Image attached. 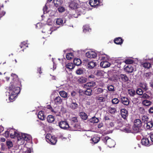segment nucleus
Instances as JSON below:
<instances>
[{
	"label": "nucleus",
	"instance_id": "49",
	"mask_svg": "<svg viewBox=\"0 0 153 153\" xmlns=\"http://www.w3.org/2000/svg\"><path fill=\"white\" fill-rule=\"evenodd\" d=\"M111 101L113 104H116L119 102L120 101L118 98H115L112 100Z\"/></svg>",
	"mask_w": 153,
	"mask_h": 153
},
{
	"label": "nucleus",
	"instance_id": "21",
	"mask_svg": "<svg viewBox=\"0 0 153 153\" xmlns=\"http://www.w3.org/2000/svg\"><path fill=\"white\" fill-rule=\"evenodd\" d=\"M96 99L100 103L103 102L105 101V98L102 96H99L97 97H96Z\"/></svg>",
	"mask_w": 153,
	"mask_h": 153
},
{
	"label": "nucleus",
	"instance_id": "42",
	"mask_svg": "<svg viewBox=\"0 0 153 153\" xmlns=\"http://www.w3.org/2000/svg\"><path fill=\"white\" fill-rule=\"evenodd\" d=\"M149 118L146 115H143L142 117V120L144 123L148 121Z\"/></svg>",
	"mask_w": 153,
	"mask_h": 153
},
{
	"label": "nucleus",
	"instance_id": "1",
	"mask_svg": "<svg viewBox=\"0 0 153 153\" xmlns=\"http://www.w3.org/2000/svg\"><path fill=\"white\" fill-rule=\"evenodd\" d=\"M12 80L9 87V100L12 102L17 96L20 91L19 86L21 82L19 80L18 76L15 74L12 73L11 74Z\"/></svg>",
	"mask_w": 153,
	"mask_h": 153
},
{
	"label": "nucleus",
	"instance_id": "56",
	"mask_svg": "<svg viewBox=\"0 0 153 153\" xmlns=\"http://www.w3.org/2000/svg\"><path fill=\"white\" fill-rule=\"evenodd\" d=\"M144 76L147 78H149L151 76L152 74L151 72H148L144 73Z\"/></svg>",
	"mask_w": 153,
	"mask_h": 153
},
{
	"label": "nucleus",
	"instance_id": "17",
	"mask_svg": "<svg viewBox=\"0 0 153 153\" xmlns=\"http://www.w3.org/2000/svg\"><path fill=\"white\" fill-rule=\"evenodd\" d=\"M87 63L86 64L87 65L88 67L90 69H92L94 68L96 65V63L93 61H90V62H87Z\"/></svg>",
	"mask_w": 153,
	"mask_h": 153
},
{
	"label": "nucleus",
	"instance_id": "38",
	"mask_svg": "<svg viewBox=\"0 0 153 153\" xmlns=\"http://www.w3.org/2000/svg\"><path fill=\"white\" fill-rule=\"evenodd\" d=\"M109 112L111 114H114L117 111L116 108L109 107L108 108Z\"/></svg>",
	"mask_w": 153,
	"mask_h": 153
},
{
	"label": "nucleus",
	"instance_id": "53",
	"mask_svg": "<svg viewBox=\"0 0 153 153\" xmlns=\"http://www.w3.org/2000/svg\"><path fill=\"white\" fill-rule=\"evenodd\" d=\"M59 7L58 8V10L59 13H62L65 11V8L62 6H59Z\"/></svg>",
	"mask_w": 153,
	"mask_h": 153
},
{
	"label": "nucleus",
	"instance_id": "12",
	"mask_svg": "<svg viewBox=\"0 0 153 153\" xmlns=\"http://www.w3.org/2000/svg\"><path fill=\"white\" fill-rule=\"evenodd\" d=\"M119 79H121L124 82H129V79L126 74H120L119 76Z\"/></svg>",
	"mask_w": 153,
	"mask_h": 153
},
{
	"label": "nucleus",
	"instance_id": "3",
	"mask_svg": "<svg viewBox=\"0 0 153 153\" xmlns=\"http://www.w3.org/2000/svg\"><path fill=\"white\" fill-rule=\"evenodd\" d=\"M102 140L106 145L111 148L114 147L115 144L114 141L108 136L103 138Z\"/></svg>",
	"mask_w": 153,
	"mask_h": 153
},
{
	"label": "nucleus",
	"instance_id": "39",
	"mask_svg": "<svg viewBox=\"0 0 153 153\" xmlns=\"http://www.w3.org/2000/svg\"><path fill=\"white\" fill-rule=\"evenodd\" d=\"M66 67L67 68L72 69L74 68L75 65L72 63H69L66 65Z\"/></svg>",
	"mask_w": 153,
	"mask_h": 153
},
{
	"label": "nucleus",
	"instance_id": "26",
	"mask_svg": "<svg viewBox=\"0 0 153 153\" xmlns=\"http://www.w3.org/2000/svg\"><path fill=\"white\" fill-rule=\"evenodd\" d=\"M57 141V139L54 136H52L51 138L50 139H49V141L48 142V143L53 144H55Z\"/></svg>",
	"mask_w": 153,
	"mask_h": 153
},
{
	"label": "nucleus",
	"instance_id": "48",
	"mask_svg": "<svg viewBox=\"0 0 153 153\" xmlns=\"http://www.w3.org/2000/svg\"><path fill=\"white\" fill-rule=\"evenodd\" d=\"M6 145L8 149H10L13 146V143L12 141H7L6 142Z\"/></svg>",
	"mask_w": 153,
	"mask_h": 153
},
{
	"label": "nucleus",
	"instance_id": "8",
	"mask_svg": "<svg viewBox=\"0 0 153 153\" xmlns=\"http://www.w3.org/2000/svg\"><path fill=\"white\" fill-rule=\"evenodd\" d=\"M9 134L10 137L11 138H15L18 135V133L13 128L9 129Z\"/></svg>",
	"mask_w": 153,
	"mask_h": 153
},
{
	"label": "nucleus",
	"instance_id": "45",
	"mask_svg": "<svg viewBox=\"0 0 153 153\" xmlns=\"http://www.w3.org/2000/svg\"><path fill=\"white\" fill-rule=\"evenodd\" d=\"M100 138L97 137H95L92 139V140L94 143H97L100 140Z\"/></svg>",
	"mask_w": 153,
	"mask_h": 153
},
{
	"label": "nucleus",
	"instance_id": "44",
	"mask_svg": "<svg viewBox=\"0 0 153 153\" xmlns=\"http://www.w3.org/2000/svg\"><path fill=\"white\" fill-rule=\"evenodd\" d=\"M63 20L61 18H58L56 19V23L57 25H61L63 24Z\"/></svg>",
	"mask_w": 153,
	"mask_h": 153
},
{
	"label": "nucleus",
	"instance_id": "55",
	"mask_svg": "<svg viewBox=\"0 0 153 153\" xmlns=\"http://www.w3.org/2000/svg\"><path fill=\"white\" fill-rule=\"evenodd\" d=\"M10 135L9 129H8L7 130L5 131V132L3 134V135L6 138L9 137Z\"/></svg>",
	"mask_w": 153,
	"mask_h": 153
},
{
	"label": "nucleus",
	"instance_id": "32",
	"mask_svg": "<svg viewBox=\"0 0 153 153\" xmlns=\"http://www.w3.org/2000/svg\"><path fill=\"white\" fill-rule=\"evenodd\" d=\"M73 62L74 65H76L77 66L80 65L82 63L81 60L78 58H76L74 59V60Z\"/></svg>",
	"mask_w": 153,
	"mask_h": 153
},
{
	"label": "nucleus",
	"instance_id": "31",
	"mask_svg": "<svg viewBox=\"0 0 153 153\" xmlns=\"http://www.w3.org/2000/svg\"><path fill=\"white\" fill-rule=\"evenodd\" d=\"M79 115L81 117V118L83 120H86L88 117L87 114L83 112H81L79 113Z\"/></svg>",
	"mask_w": 153,
	"mask_h": 153
},
{
	"label": "nucleus",
	"instance_id": "57",
	"mask_svg": "<svg viewBox=\"0 0 153 153\" xmlns=\"http://www.w3.org/2000/svg\"><path fill=\"white\" fill-rule=\"evenodd\" d=\"M52 136L51 134H46L45 137L46 139V140L48 142L49 141V139H51V137H52Z\"/></svg>",
	"mask_w": 153,
	"mask_h": 153
},
{
	"label": "nucleus",
	"instance_id": "41",
	"mask_svg": "<svg viewBox=\"0 0 153 153\" xmlns=\"http://www.w3.org/2000/svg\"><path fill=\"white\" fill-rule=\"evenodd\" d=\"M23 136H24V141L25 140L27 141L30 140L31 139V137L30 135L29 134L24 133Z\"/></svg>",
	"mask_w": 153,
	"mask_h": 153
},
{
	"label": "nucleus",
	"instance_id": "2",
	"mask_svg": "<svg viewBox=\"0 0 153 153\" xmlns=\"http://www.w3.org/2000/svg\"><path fill=\"white\" fill-rule=\"evenodd\" d=\"M134 125L132 127L133 133H137L139 132L141 130L142 123L139 119H136L134 120Z\"/></svg>",
	"mask_w": 153,
	"mask_h": 153
},
{
	"label": "nucleus",
	"instance_id": "61",
	"mask_svg": "<svg viewBox=\"0 0 153 153\" xmlns=\"http://www.w3.org/2000/svg\"><path fill=\"white\" fill-rule=\"evenodd\" d=\"M46 108L47 109L50 110L51 111V112H54V113H56V112L54 111L52 107L50 105H47L46 106Z\"/></svg>",
	"mask_w": 153,
	"mask_h": 153
},
{
	"label": "nucleus",
	"instance_id": "5",
	"mask_svg": "<svg viewBox=\"0 0 153 153\" xmlns=\"http://www.w3.org/2000/svg\"><path fill=\"white\" fill-rule=\"evenodd\" d=\"M67 5L70 9L75 10L78 8V4L75 0H70L68 2Z\"/></svg>",
	"mask_w": 153,
	"mask_h": 153
},
{
	"label": "nucleus",
	"instance_id": "59",
	"mask_svg": "<svg viewBox=\"0 0 153 153\" xmlns=\"http://www.w3.org/2000/svg\"><path fill=\"white\" fill-rule=\"evenodd\" d=\"M139 110L141 114H144L145 112V110L143 108L140 107L139 108Z\"/></svg>",
	"mask_w": 153,
	"mask_h": 153
},
{
	"label": "nucleus",
	"instance_id": "60",
	"mask_svg": "<svg viewBox=\"0 0 153 153\" xmlns=\"http://www.w3.org/2000/svg\"><path fill=\"white\" fill-rule=\"evenodd\" d=\"M133 62L134 61L133 60L129 59H127L125 61V62L126 64H129V65H131V64L133 63Z\"/></svg>",
	"mask_w": 153,
	"mask_h": 153
},
{
	"label": "nucleus",
	"instance_id": "54",
	"mask_svg": "<svg viewBox=\"0 0 153 153\" xmlns=\"http://www.w3.org/2000/svg\"><path fill=\"white\" fill-rule=\"evenodd\" d=\"M84 71L81 69H77L76 71V73L78 75H81L83 74Z\"/></svg>",
	"mask_w": 153,
	"mask_h": 153
},
{
	"label": "nucleus",
	"instance_id": "19",
	"mask_svg": "<svg viewBox=\"0 0 153 153\" xmlns=\"http://www.w3.org/2000/svg\"><path fill=\"white\" fill-rule=\"evenodd\" d=\"M142 145L145 146H149V141L148 138H143L141 141Z\"/></svg>",
	"mask_w": 153,
	"mask_h": 153
},
{
	"label": "nucleus",
	"instance_id": "30",
	"mask_svg": "<svg viewBox=\"0 0 153 153\" xmlns=\"http://www.w3.org/2000/svg\"><path fill=\"white\" fill-rule=\"evenodd\" d=\"M140 85L141 87L145 91H146L148 89L147 84L146 83H141L140 84Z\"/></svg>",
	"mask_w": 153,
	"mask_h": 153
},
{
	"label": "nucleus",
	"instance_id": "52",
	"mask_svg": "<svg viewBox=\"0 0 153 153\" xmlns=\"http://www.w3.org/2000/svg\"><path fill=\"white\" fill-rule=\"evenodd\" d=\"M123 131L126 133L132 132L130 128L128 127H126L123 129Z\"/></svg>",
	"mask_w": 153,
	"mask_h": 153
},
{
	"label": "nucleus",
	"instance_id": "14",
	"mask_svg": "<svg viewBox=\"0 0 153 153\" xmlns=\"http://www.w3.org/2000/svg\"><path fill=\"white\" fill-rule=\"evenodd\" d=\"M96 86V84L95 82H91L87 83L84 85V87L85 88H91V87H95Z\"/></svg>",
	"mask_w": 153,
	"mask_h": 153
},
{
	"label": "nucleus",
	"instance_id": "25",
	"mask_svg": "<svg viewBox=\"0 0 153 153\" xmlns=\"http://www.w3.org/2000/svg\"><path fill=\"white\" fill-rule=\"evenodd\" d=\"M90 123H98L99 122L98 118L93 117L89 120V121Z\"/></svg>",
	"mask_w": 153,
	"mask_h": 153
},
{
	"label": "nucleus",
	"instance_id": "7",
	"mask_svg": "<svg viewBox=\"0 0 153 153\" xmlns=\"http://www.w3.org/2000/svg\"><path fill=\"white\" fill-rule=\"evenodd\" d=\"M85 55L87 57L89 58H95L97 56L96 53L92 51H88L86 53Z\"/></svg>",
	"mask_w": 153,
	"mask_h": 153
},
{
	"label": "nucleus",
	"instance_id": "9",
	"mask_svg": "<svg viewBox=\"0 0 153 153\" xmlns=\"http://www.w3.org/2000/svg\"><path fill=\"white\" fill-rule=\"evenodd\" d=\"M69 107L72 110H75L77 109L78 107L77 103L75 102L74 100H72L71 102L69 104Z\"/></svg>",
	"mask_w": 153,
	"mask_h": 153
},
{
	"label": "nucleus",
	"instance_id": "24",
	"mask_svg": "<svg viewBox=\"0 0 153 153\" xmlns=\"http://www.w3.org/2000/svg\"><path fill=\"white\" fill-rule=\"evenodd\" d=\"M86 90L84 92V94L85 95L91 96L92 95V90L90 88H85Z\"/></svg>",
	"mask_w": 153,
	"mask_h": 153
},
{
	"label": "nucleus",
	"instance_id": "40",
	"mask_svg": "<svg viewBox=\"0 0 153 153\" xmlns=\"http://www.w3.org/2000/svg\"><path fill=\"white\" fill-rule=\"evenodd\" d=\"M142 65L143 67L147 69H149L151 67V64L149 62H144Z\"/></svg>",
	"mask_w": 153,
	"mask_h": 153
},
{
	"label": "nucleus",
	"instance_id": "50",
	"mask_svg": "<svg viewBox=\"0 0 153 153\" xmlns=\"http://www.w3.org/2000/svg\"><path fill=\"white\" fill-rule=\"evenodd\" d=\"M107 89L110 91H114L115 90L114 87L112 85H110L108 86Z\"/></svg>",
	"mask_w": 153,
	"mask_h": 153
},
{
	"label": "nucleus",
	"instance_id": "10",
	"mask_svg": "<svg viewBox=\"0 0 153 153\" xmlns=\"http://www.w3.org/2000/svg\"><path fill=\"white\" fill-rule=\"evenodd\" d=\"M89 3L91 7H95L99 5L100 0H89Z\"/></svg>",
	"mask_w": 153,
	"mask_h": 153
},
{
	"label": "nucleus",
	"instance_id": "43",
	"mask_svg": "<svg viewBox=\"0 0 153 153\" xmlns=\"http://www.w3.org/2000/svg\"><path fill=\"white\" fill-rule=\"evenodd\" d=\"M74 57L73 54L72 53H67L66 55V58L68 60L71 59Z\"/></svg>",
	"mask_w": 153,
	"mask_h": 153
},
{
	"label": "nucleus",
	"instance_id": "34",
	"mask_svg": "<svg viewBox=\"0 0 153 153\" xmlns=\"http://www.w3.org/2000/svg\"><path fill=\"white\" fill-rule=\"evenodd\" d=\"M87 79L84 77H81L78 79V82L80 83H83L86 82Z\"/></svg>",
	"mask_w": 153,
	"mask_h": 153
},
{
	"label": "nucleus",
	"instance_id": "16",
	"mask_svg": "<svg viewBox=\"0 0 153 153\" xmlns=\"http://www.w3.org/2000/svg\"><path fill=\"white\" fill-rule=\"evenodd\" d=\"M55 103L56 105H59L62 103V100L59 96L56 97L54 100Z\"/></svg>",
	"mask_w": 153,
	"mask_h": 153
},
{
	"label": "nucleus",
	"instance_id": "27",
	"mask_svg": "<svg viewBox=\"0 0 153 153\" xmlns=\"http://www.w3.org/2000/svg\"><path fill=\"white\" fill-rule=\"evenodd\" d=\"M24 133H21L20 134L18 133V135L16 136L18 141L22 140V143H24Z\"/></svg>",
	"mask_w": 153,
	"mask_h": 153
},
{
	"label": "nucleus",
	"instance_id": "11",
	"mask_svg": "<svg viewBox=\"0 0 153 153\" xmlns=\"http://www.w3.org/2000/svg\"><path fill=\"white\" fill-rule=\"evenodd\" d=\"M80 128V125L78 124H75L74 125L71 124V125L70 126L69 129L73 131H78Z\"/></svg>",
	"mask_w": 153,
	"mask_h": 153
},
{
	"label": "nucleus",
	"instance_id": "35",
	"mask_svg": "<svg viewBox=\"0 0 153 153\" xmlns=\"http://www.w3.org/2000/svg\"><path fill=\"white\" fill-rule=\"evenodd\" d=\"M59 94L63 98H66L68 97V94L67 92L65 91H60Z\"/></svg>",
	"mask_w": 153,
	"mask_h": 153
},
{
	"label": "nucleus",
	"instance_id": "29",
	"mask_svg": "<svg viewBox=\"0 0 153 153\" xmlns=\"http://www.w3.org/2000/svg\"><path fill=\"white\" fill-rule=\"evenodd\" d=\"M142 103L145 106H149L151 105L152 102L149 100H145L142 101Z\"/></svg>",
	"mask_w": 153,
	"mask_h": 153
},
{
	"label": "nucleus",
	"instance_id": "62",
	"mask_svg": "<svg viewBox=\"0 0 153 153\" xmlns=\"http://www.w3.org/2000/svg\"><path fill=\"white\" fill-rule=\"evenodd\" d=\"M5 13V12L4 11H1V8L0 7V18L2 17Z\"/></svg>",
	"mask_w": 153,
	"mask_h": 153
},
{
	"label": "nucleus",
	"instance_id": "64",
	"mask_svg": "<svg viewBox=\"0 0 153 153\" xmlns=\"http://www.w3.org/2000/svg\"><path fill=\"white\" fill-rule=\"evenodd\" d=\"M149 113H153V107H151L149 110Z\"/></svg>",
	"mask_w": 153,
	"mask_h": 153
},
{
	"label": "nucleus",
	"instance_id": "28",
	"mask_svg": "<svg viewBox=\"0 0 153 153\" xmlns=\"http://www.w3.org/2000/svg\"><path fill=\"white\" fill-rule=\"evenodd\" d=\"M38 118L41 120H44L45 116L44 115L43 111H39L38 115Z\"/></svg>",
	"mask_w": 153,
	"mask_h": 153
},
{
	"label": "nucleus",
	"instance_id": "18",
	"mask_svg": "<svg viewBox=\"0 0 153 153\" xmlns=\"http://www.w3.org/2000/svg\"><path fill=\"white\" fill-rule=\"evenodd\" d=\"M100 66L103 68H106L109 67L110 64L107 61H103L100 63Z\"/></svg>",
	"mask_w": 153,
	"mask_h": 153
},
{
	"label": "nucleus",
	"instance_id": "58",
	"mask_svg": "<svg viewBox=\"0 0 153 153\" xmlns=\"http://www.w3.org/2000/svg\"><path fill=\"white\" fill-rule=\"evenodd\" d=\"M150 97V96L146 93L143 94L142 95V98L143 99H148Z\"/></svg>",
	"mask_w": 153,
	"mask_h": 153
},
{
	"label": "nucleus",
	"instance_id": "37",
	"mask_svg": "<svg viewBox=\"0 0 153 153\" xmlns=\"http://www.w3.org/2000/svg\"><path fill=\"white\" fill-rule=\"evenodd\" d=\"M104 91L103 89L101 88H98L94 90V92L96 94H99L102 93Z\"/></svg>",
	"mask_w": 153,
	"mask_h": 153
},
{
	"label": "nucleus",
	"instance_id": "51",
	"mask_svg": "<svg viewBox=\"0 0 153 153\" xmlns=\"http://www.w3.org/2000/svg\"><path fill=\"white\" fill-rule=\"evenodd\" d=\"M137 94L140 95H141L143 94V91L141 88H138L136 91Z\"/></svg>",
	"mask_w": 153,
	"mask_h": 153
},
{
	"label": "nucleus",
	"instance_id": "22",
	"mask_svg": "<svg viewBox=\"0 0 153 153\" xmlns=\"http://www.w3.org/2000/svg\"><path fill=\"white\" fill-rule=\"evenodd\" d=\"M123 40L121 37L115 38L114 40L115 43L117 45H121L123 42Z\"/></svg>",
	"mask_w": 153,
	"mask_h": 153
},
{
	"label": "nucleus",
	"instance_id": "13",
	"mask_svg": "<svg viewBox=\"0 0 153 153\" xmlns=\"http://www.w3.org/2000/svg\"><path fill=\"white\" fill-rule=\"evenodd\" d=\"M121 115L122 117L125 120L126 119V117L128 116V111L125 108L121 109L120 111Z\"/></svg>",
	"mask_w": 153,
	"mask_h": 153
},
{
	"label": "nucleus",
	"instance_id": "47",
	"mask_svg": "<svg viewBox=\"0 0 153 153\" xmlns=\"http://www.w3.org/2000/svg\"><path fill=\"white\" fill-rule=\"evenodd\" d=\"M128 93L130 96H133L135 94V91L132 89H128Z\"/></svg>",
	"mask_w": 153,
	"mask_h": 153
},
{
	"label": "nucleus",
	"instance_id": "63",
	"mask_svg": "<svg viewBox=\"0 0 153 153\" xmlns=\"http://www.w3.org/2000/svg\"><path fill=\"white\" fill-rule=\"evenodd\" d=\"M25 43L24 42H22L21 43L19 46L21 48H22L24 47L25 46Z\"/></svg>",
	"mask_w": 153,
	"mask_h": 153
},
{
	"label": "nucleus",
	"instance_id": "36",
	"mask_svg": "<svg viewBox=\"0 0 153 153\" xmlns=\"http://www.w3.org/2000/svg\"><path fill=\"white\" fill-rule=\"evenodd\" d=\"M83 31L85 33L90 32L91 31V29L89 27V26L88 25H85L83 27Z\"/></svg>",
	"mask_w": 153,
	"mask_h": 153
},
{
	"label": "nucleus",
	"instance_id": "33",
	"mask_svg": "<svg viewBox=\"0 0 153 153\" xmlns=\"http://www.w3.org/2000/svg\"><path fill=\"white\" fill-rule=\"evenodd\" d=\"M47 120L48 123H52L54 120V117L52 115H48L47 117Z\"/></svg>",
	"mask_w": 153,
	"mask_h": 153
},
{
	"label": "nucleus",
	"instance_id": "6",
	"mask_svg": "<svg viewBox=\"0 0 153 153\" xmlns=\"http://www.w3.org/2000/svg\"><path fill=\"white\" fill-rule=\"evenodd\" d=\"M120 102L123 105H128L130 102V101L127 97L120 96Z\"/></svg>",
	"mask_w": 153,
	"mask_h": 153
},
{
	"label": "nucleus",
	"instance_id": "4",
	"mask_svg": "<svg viewBox=\"0 0 153 153\" xmlns=\"http://www.w3.org/2000/svg\"><path fill=\"white\" fill-rule=\"evenodd\" d=\"M58 126L61 129L66 130L69 129L70 126L67 120H61L58 123Z\"/></svg>",
	"mask_w": 153,
	"mask_h": 153
},
{
	"label": "nucleus",
	"instance_id": "23",
	"mask_svg": "<svg viewBox=\"0 0 153 153\" xmlns=\"http://www.w3.org/2000/svg\"><path fill=\"white\" fill-rule=\"evenodd\" d=\"M53 3L55 7H58L62 5L63 1L62 0H53Z\"/></svg>",
	"mask_w": 153,
	"mask_h": 153
},
{
	"label": "nucleus",
	"instance_id": "20",
	"mask_svg": "<svg viewBox=\"0 0 153 153\" xmlns=\"http://www.w3.org/2000/svg\"><path fill=\"white\" fill-rule=\"evenodd\" d=\"M144 124H146V127L147 130L151 129L153 126V122L152 120L148 121Z\"/></svg>",
	"mask_w": 153,
	"mask_h": 153
},
{
	"label": "nucleus",
	"instance_id": "46",
	"mask_svg": "<svg viewBox=\"0 0 153 153\" xmlns=\"http://www.w3.org/2000/svg\"><path fill=\"white\" fill-rule=\"evenodd\" d=\"M70 121L71 124L77 123L78 122L77 117H73L70 119Z\"/></svg>",
	"mask_w": 153,
	"mask_h": 153
},
{
	"label": "nucleus",
	"instance_id": "15",
	"mask_svg": "<svg viewBox=\"0 0 153 153\" xmlns=\"http://www.w3.org/2000/svg\"><path fill=\"white\" fill-rule=\"evenodd\" d=\"M125 70L128 73H131L133 72L134 69L131 65H128L125 68Z\"/></svg>",
	"mask_w": 153,
	"mask_h": 153
}]
</instances>
